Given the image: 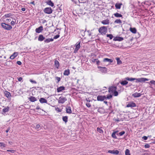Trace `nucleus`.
<instances>
[{
	"mask_svg": "<svg viewBox=\"0 0 155 155\" xmlns=\"http://www.w3.org/2000/svg\"><path fill=\"white\" fill-rule=\"evenodd\" d=\"M105 99H106V97L105 96L98 95L97 97L98 101H102Z\"/></svg>",
	"mask_w": 155,
	"mask_h": 155,
	"instance_id": "obj_7",
	"label": "nucleus"
},
{
	"mask_svg": "<svg viewBox=\"0 0 155 155\" xmlns=\"http://www.w3.org/2000/svg\"><path fill=\"white\" fill-rule=\"evenodd\" d=\"M144 147L146 148H148L150 147V146L149 144L146 143L144 145Z\"/></svg>",
	"mask_w": 155,
	"mask_h": 155,
	"instance_id": "obj_51",
	"label": "nucleus"
},
{
	"mask_svg": "<svg viewBox=\"0 0 155 155\" xmlns=\"http://www.w3.org/2000/svg\"><path fill=\"white\" fill-rule=\"evenodd\" d=\"M55 79L58 81L57 83H58L61 80V78L60 77H55Z\"/></svg>",
	"mask_w": 155,
	"mask_h": 155,
	"instance_id": "obj_46",
	"label": "nucleus"
},
{
	"mask_svg": "<svg viewBox=\"0 0 155 155\" xmlns=\"http://www.w3.org/2000/svg\"><path fill=\"white\" fill-rule=\"evenodd\" d=\"M67 100L66 97H61L59 98L58 103L59 104H63Z\"/></svg>",
	"mask_w": 155,
	"mask_h": 155,
	"instance_id": "obj_6",
	"label": "nucleus"
},
{
	"mask_svg": "<svg viewBox=\"0 0 155 155\" xmlns=\"http://www.w3.org/2000/svg\"><path fill=\"white\" fill-rule=\"evenodd\" d=\"M17 63L19 65H21V62L20 61H18L17 62Z\"/></svg>",
	"mask_w": 155,
	"mask_h": 155,
	"instance_id": "obj_58",
	"label": "nucleus"
},
{
	"mask_svg": "<svg viewBox=\"0 0 155 155\" xmlns=\"http://www.w3.org/2000/svg\"><path fill=\"white\" fill-rule=\"evenodd\" d=\"M101 23L104 25H108L109 23V20L108 19L101 21Z\"/></svg>",
	"mask_w": 155,
	"mask_h": 155,
	"instance_id": "obj_24",
	"label": "nucleus"
},
{
	"mask_svg": "<svg viewBox=\"0 0 155 155\" xmlns=\"http://www.w3.org/2000/svg\"><path fill=\"white\" fill-rule=\"evenodd\" d=\"M103 61L104 62H108L109 64H110L113 62V60L111 59H109L107 58H106L104 59Z\"/></svg>",
	"mask_w": 155,
	"mask_h": 155,
	"instance_id": "obj_11",
	"label": "nucleus"
},
{
	"mask_svg": "<svg viewBox=\"0 0 155 155\" xmlns=\"http://www.w3.org/2000/svg\"><path fill=\"white\" fill-rule=\"evenodd\" d=\"M108 152L117 155L119 153V151L117 150H109Z\"/></svg>",
	"mask_w": 155,
	"mask_h": 155,
	"instance_id": "obj_8",
	"label": "nucleus"
},
{
	"mask_svg": "<svg viewBox=\"0 0 155 155\" xmlns=\"http://www.w3.org/2000/svg\"><path fill=\"white\" fill-rule=\"evenodd\" d=\"M124 79L129 81H132L134 80V78H129L127 77L125 78Z\"/></svg>",
	"mask_w": 155,
	"mask_h": 155,
	"instance_id": "obj_33",
	"label": "nucleus"
},
{
	"mask_svg": "<svg viewBox=\"0 0 155 155\" xmlns=\"http://www.w3.org/2000/svg\"><path fill=\"white\" fill-rule=\"evenodd\" d=\"M30 81L32 83H34V84H36L37 83V82L35 81H34L32 79H30Z\"/></svg>",
	"mask_w": 155,
	"mask_h": 155,
	"instance_id": "obj_53",
	"label": "nucleus"
},
{
	"mask_svg": "<svg viewBox=\"0 0 155 155\" xmlns=\"http://www.w3.org/2000/svg\"><path fill=\"white\" fill-rule=\"evenodd\" d=\"M16 22V21H12L11 22V25H14L15 24V23Z\"/></svg>",
	"mask_w": 155,
	"mask_h": 155,
	"instance_id": "obj_55",
	"label": "nucleus"
},
{
	"mask_svg": "<svg viewBox=\"0 0 155 155\" xmlns=\"http://www.w3.org/2000/svg\"><path fill=\"white\" fill-rule=\"evenodd\" d=\"M8 62L10 63V61H8V62H6L5 63V65H6V66H8Z\"/></svg>",
	"mask_w": 155,
	"mask_h": 155,
	"instance_id": "obj_64",
	"label": "nucleus"
},
{
	"mask_svg": "<svg viewBox=\"0 0 155 155\" xmlns=\"http://www.w3.org/2000/svg\"><path fill=\"white\" fill-rule=\"evenodd\" d=\"M122 4L121 3H116L115 5V7L116 9H120L121 8V5H122Z\"/></svg>",
	"mask_w": 155,
	"mask_h": 155,
	"instance_id": "obj_17",
	"label": "nucleus"
},
{
	"mask_svg": "<svg viewBox=\"0 0 155 155\" xmlns=\"http://www.w3.org/2000/svg\"><path fill=\"white\" fill-rule=\"evenodd\" d=\"M99 32L102 35H105L107 32V27L106 26H102L99 29Z\"/></svg>",
	"mask_w": 155,
	"mask_h": 155,
	"instance_id": "obj_1",
	"label": "nucleus"
},
{
	"mask_svg": "<svg viewBox=\"0 0 155 155\" xmlns=\"http://www.w3.org/2000/svg\"><path fill=\"white\" fill-rule=\"evenodd\" d=\"M46 3L47 4L51 6V7H53L54 6V3L51 0H48L46 1Z\"/></svg>",
	"mask_w": 155,
	"mask_h": 155,
	"instance_id": "obj_14",
	"label": "nucleus"
},
{
	"mask_svg": "<svg viewBox=\"0 0 155 155\" xmlns=\"http://www.w3.org/2000/svg\"><path fill=\"white\" fill-rule=\"evenodd\" d=\"M7 151V152H9L13 153H14L15 152V150H8Z\"/></svg>",
	"mask_w": 155,
	"mask_h": 155,
	"instance_id": "obj_47",
	"label": "nucleus"
},
{
	"mask_svg": "<svg viewBox=\"0 0 155 155\" xmlns=\"http://www.w3.org/2000/svg\"><path fill=\"white\" fill-rule=\"evenodd\" d=\"M6 145L3 143H0V147L2 149L3 147H6Z\"/></svg>",
	"mask_w": 155,
	"mask_h": 155,
	"instance_id": "obj_39",
	"label": "nucleus"
},
{
	"mask_svg": "<svg viewBox=\"0 0 155 155\" xmlns=\"http://www.w3.org/2000/svg\"><path fill=\"white\" fill-rule=\"evenodd\" d=\"M114 15L116 17H122V15L120 14H119V13H114Z\"/></svg>",
	"mask_w": 155,
	"mask_h": 155,
	"instance_id": "obj_31",
	"label": "nucleus"
},
{
	"mask_svg": "<svg viewBox=\"0 0 155 155\" xmlns=\"http://www.w3.org/2000/svg\"><path fill=\"white\" fill-rule=\"evenodd\" d=\"M18 54V53L17 52H14L10 57V58L11 59H14L15 57H16Z\"/></svg>",
	"mask_w": 155,
	"mask_h": 155,
	"instance_id": "obj_12",
	"label": "nucleus"
},
{
	"mask_svg": "<svg viewBox=\"0 0 155 155\" xmlns=\"http://www.w3.org/2000/svg\"><path fill=\"white\" fill-rule=\"evenodd\" d=\"M112 137L114 139H117V137L116 136V134L114 133L113 132L112 134Z\"/></svg>",
	"mask_w": 155,
	"mask_h": 155,
	"instance_id": "obj_43",
	"label": "nucleus"
},
{
	"mask_svg": "<svg viewBox=\"0 0 155 155\" xmlns=\"http://www.w3.org/2000/svg\"><path fill=\"white\" fill-rule=\"evenodd\" d=\"M60 37V35H56L54 36L53 38L54 39H56Z\"/></svg>",
	"mask_w": 155,
	"mask_h": 155,
	"instance_id": "obj_50",
	"label": "nucleus"
},
{
	"mask_svg": "<svg viewBox=\"0 0 155 155\" xmlns=\"http://www.w3.org/2000/svg\"><path fill=\"white\" fill-rule=\"evenodd\" d=\"M96 64L97 65H100V61L98 59H97V61H96Z\"/></svg>",
	"mask_w": 155,
	"mask_h": 155,
	"instance_id": "obj_54",
	"label": "nucleus"
},
{
	"mask_svg": "<svg viewBox=\"0 0 155 155\" xmlns=\"http://www.w3.org/2000/svg\"><path fill=\"white\" fill-rule=\"evenodd\" d=\"M86 105L88 107H91V104L89 103H87L86 104Z\"/></svg>",
	"mask_w": 155,
	"mask_h": 155,
	"instance_id": "obj_52",
	"label": "nucleus"
},
{
	"mask_svg": "<svg viewBox=\"0 0 155 155\" xmlns=\"http://www.w3.org/2000/svg\"><path fill=\"white\" fill-rule=\"evenodd\" d=\"M107 36L110 38V39H112L113 37V35L112 34H107Z\"/></svg>",
	"mask_w": 155,
	"mask_h": 155,
	"instance_id": "obj_40",
	"label": "nucleus"
},
{
	"mask_svg": "<svg viewBox=\"0 0 155 155\" xmlns=\"http://www.w3.org/2000/svg\"><path fill=\"white\" fill-rule=\"evenodd\" d=\"M53 41V39L51 38V39L50 38H48L46 39L45 41L44 42L46 43H48L50 41Z\"/></svg>",
	"mask_w": 155,
	"mask_h": 155,
	"instance_id": "obj_30",
	"label": "nucleus"
},
{
	"mask_svg": "<svg viewBox=\"0 0 155 155\" xmlns=\"http://www.w3.org/2000/svg\"><path fill=\"white\" fill-rule=\"evenodd\" d=\"M9 108V107H7L2 109V111L4 113H5L8 111Z\"/></svg>",
	"mask_w": 155,
	"mask_h": 155,
	"instance_id": "obj_34",
	"label": "nucleus"
},
{
	"mask_svg": "<svg viewBox=\"0 0 155 155\" xmlns=\"http://www.w3.org/2000/svg\"><path fill=\"white\" fill-rule=\"evenodd\" d=\"M114 120L116 121L117 122H119L120 121V120L119 118H117V119H114Z\"/></svg>",
	"mask_w": 155,
	"mask_h": 155,
	"instance_id": "obj_61",
	"label": "nucleus"
},
{
	"mask_svg": "<svg viewBox=\"0 0 155 155\" xmlns=\"http://www.w3.org/2000/svg\"><path fill=\"white\" fill-rule=\"evenodd\" d=\"M97 68L102 73H106L107 72V69L106 67L98 66Z\"/></svg>",
	"mask_w": 155,
	"mask_h": 155,
	"instance_id": "obj_4",
	"label": "nucleus"
},
{
	"mask_svg": "<svg viewBox=\"0 0 155 155\" xmlns=\"http://www.w3.org/2000/svg\"><path fill=\"white\" fill-rule=\"evenodd\" d=\"M142 139L144 140H146L147 139V137L146 136H144L142 137Z\"/></svg>",
	"mask_w": 155,
	"mask_h": 155,
	"instance_id": "obj_56",
	"label": "nucleus"
},
{
	"mask_svg": "<svg viewBox=\"0 0 155 155\" xmlns=\"http://www.w3.org/2000/svg\"><path fill=\"white\" fill-rule=\"evenodd\" d=\"M35 127L36 129H40L41 127L39 124H36L35 126Z\"/></svg>",
	"mask_w": 155,
	"mask_h": 155,
	"instance_id": "obj_42",
	"label": "nucleus"
},
{
	"mask_svg": "<svg viewBox=\"0 0 155 155\" xmlns=\"http://www.w3.org/2000/svg\"><path fill=\"white\" fill-rule=\"evenodd\" d=\"M97 111L101 114H103L105 112L104 110L102 107H99L97 110Z\"/></svg>",
	"mask_w": 155,
	"mask_h": 155,
	"instance_id": "obj_23",
	"label": "nucleus"
},
{
	"mask_svg": "<svg viewBox=\"0 0 155 155\" xmlns=\"http://www.w3.org/2000/svg\"><path fill=\"white\" fill-rule=\"evenodd\" d=\"M1 25L3 28L6 30H10L12 28V26L6 24L5 23H2Z\"/></svg>",
	"mask_w": 155,
	"mask_h": 155,
	"instance_id": "obj_3",
	"label": "nucleus"
},
{
	"mask_svg": "<svg viewBox=\"0 0 155 155\" xmlns=\"http://www.w3.org/2000/svg\"><path fill=\"white\" fill-rule=\"evenodd\" d=\"M125 155H131L130 153V150L128 149H127L125 151Z\"/></svg>",
	"mask_w": 155,
	"mask_h": 155,
	"instance_id": "obj_37",
	"label": "nucleus"
},
{
	"mask_svg": "<svg viewBox=\"0 0 155 155\" xmlns=\"http://www.w3.org/2000/svg\"><path fill=\"white\" fill-rule=\"evenodd\" d=\"M141 94L140 93L136 92L132 94V96L134 97H140Z\"/></svg>",
	"mask_w": 155,
	"mask_h": 155,
	"instance_id": "obj_19",
	"label": "nucleus"
},
{
	"mask_svg": "<svg viewBox=\"0 0 155 155\" xmlns=\"http://www.w3.org/2000/svg\"><path fill=\"white\" fill-rule=\"evenodd\" d=\"M112 96L111 94H110L107 96L106 97V99H110V98H112Z\"/></svg>",
	"mask_w": 155,
	"mask_h": 155,
	"instance_id": "obj_49",
	"label": "nucleus"
},
{
	"mask_svg": "<svg viewBox=\"0 0 155 155\" xmlns=\"http://www.w3.org/2000/svg\"><path fill=\"white\" fill-rule=\"evenodd\" d=\"M18 81H21L22 80V78L21 77H19L18 78Z\"/></svg>",
	"mask_w": 155,
	"mask_h": 155,
	"instance_id": "obj_57",
	"label": "nucleus"
},
{
	"mask_svg": "<svg viewBox=\"0 0 155 155\" xmlns=\"http://www.w3.org/2000/svg\"><path fill=\"white\" fill-rule=\"evenodd\" d=\"M60 64L59 62L57 60L54 61V66L57 68H58Z\"/></svg>",
	"mask_w": 155,
	"mask_h": 155,
	"instance_id": "obj_26",
	"label": "nucleus"
},
{
	"mask_svg": "<svg viewBox=\"0 0 155 155\" xmlns=\"http://www.w3.org/2000/svg\"><path fill=\"white\" fill-rule=\"evenodd\" d=\"M149 84L150 85L151 84H153L155 85V81L154 80L151 81L149 82Z\"/></svg>",
	"mask_w": 155,
	"mask_h": 155,
	"instance_id": "obj_45",
	"label": "nucleus"
},
{
	"mask_svg": "<svg viewBox=\"0 0 155 155\" xmlns=\"http://www.w3.org/2000/svg\"><path fill=\"white\" fill-rule=\"evenodd\" d=\"M62 120L63 121L66 123L68 122V117L66 116L63 117H62Z\"/></svg>",
	"mask_w": 155,
	"mask_h": 155,
	"instance_id": "obj_32",
	"label": "nucleus"
},
{
	"mask_svg": "<svg viewBox=\"0 0 155 155\" xmlns=\"http://www.w3.org/2000/svg\"><path fill=\"white\" fill-rule=\"evenodd\" d=\"M114 22L115 23L121 24L122 23V21L120 20L117 19L116 20L114 21Z\"/></svg>",
	"mask_w": 155,
	"mask_h": 155,
	"instance_id": "obj_38",
	"label": "nucleus"
},
{
	"mask_svg": "<svg viewBox=\"0 0 155 155\" xmlns=\"http://www.w3.org/2000/svg\"><path fill=\"white\" fill-rule=\"evenodd\" d=\"M114 93V95L115 96H117L118 94V92L116 91V90H115V91H114V92H113Z\"/></svg>",
	"mask_w": 155,
	"mask_h": 155,
	"instance_id": "obj_44",
	"label": "nucleus"
},
{
	"mask_svg": "<svg viewBox=\"0 0 155 155\" xmlns=\"http://www.w3.org/2000/svg\"><path fill=\"white\" fill-rule=\"evenodd\" d=\"M66 112L67 113L71 114L72 113V111L70 107L68 106L66 107Z\"/></svg>",
	"mask_w": 155,
	"mask_h": 155,
	"instance_id": "obj_15",
	"label": "nucleus"
},
{
	"mask_svg": "<svg viewBox=\"0 0 155 155\" xmlns=\"http://www.w3.org/2000/svg\"><path fill=\"white\" fill-rule=\"evenodd\" d=\"M123 38L120 37L116 36L114 38L113 40L114 41H121L123 40Z\"/></svg>",
	"mask_w": 155,
	"mask_h": 155,
	"instance_id": "obj_9",
	"label": "nucleus"
},
{
	"mask_svg": "<svg viewBox=\"0 0 155 155\" xmlns=\"http://www.w3.org/2000/svg\"><path fill=\"white\" fill-rule=\"evenodd\" d=\"M130 31L132 32V33H134V34H135V33H136V32H137V30H136V29L135 28H130Z\"/></svg>",
	"mask_w": 155,
	"mask_h": 155,
	"instance_id": "obj_29",
	"label": "nucleus"
},
{
	"mask_svg": "<svg viewBox=\"0 0 155 155\" xmlns=\"http://www.w3.org/2000/svg\"><path fill=\"white\" fill-rule=\"evenodd\" d=\"M97 130L98 132L101 134H102L103 133V130L100 128L97 127Z\"/></svg>",
	"mask_w": 155,
	"mask_h": 155,
	"instance_id": "obj_36",
	"label": "nucleus"
},
{
	"mask_svg": "<svg viewBox=\"0 0 155 155\" xmlns=\"http://www.w3.org/2000/svg\"><path fill=\"white\" fill-rule=\"evenodd\" d=\"M80 42H79L76 45L75 48L77 49H78L79 50V49L80 48Z\"/></svg>",
	"mask_w": 155,
	"mask_h": 155,
	"instance_id": "obj_41",
	"label": "nucleus"
},
{
	"mask_svg": "<svg viewBox=\"0 0 155 155\" xmlns=\"http://www.w3.org/2000/svg\"><path fill=\"white\" fill-rule=\"evenodd\" d=\"M78 50V49H77L75 48V49L74 51V53H76Z\"/></svg>",
	"mask_w": 155,
	"mask_h": 155,
	"instance_id": "obj_62",
	"label": "nucleus"
},
{
	"mask_svg": "<svg viewBox=\"0 0 155 155\" xmlns=\"http://www.w3.org/2000/svg\"><path fill=\"white\" fill-rule=\"evenodd\" d=\"M28 99L31 102H34L37 101V99H36V98L33 96H31L28 98Z\"/></svg>",
	"mask_w": 155,
	"mask_h": 155,
	"instance_id": "obj_18",
	"label": "nucleus"
},
{
	"mask_svg": "<svg viewBox=\"0 0 155 155\" xmlns=\"http://www.w3.org/2000/svg\"><path fill=\"white\" fill-rule=\"evenodd\" d=\"M43 30V28L42 26H41L38 28H36L35 29V31L37 33H39L41 32Z\"/></svg>",
	"mask_w": 155,
	"mask_h": 155,
	"instance_id": "obj_13",
	"label": "nucleus"
},
{
	"mask_svg": "<svg viewBox=\"0 0 155 155\" xmlns=\"http://www.w3.org/2000/svg\"><path fill=\"white\" fill-rule=\"evenodd\" d=\"M134 80H136V83L138 82H145L146 81H148L149 80V79L146 78H134Z\"/></svg>",
	"mask_w": 155,
	"mask_h": 155,
	"instance_id": "obj_2",
	"label": "nucleus"
},
{
	"mask_svg": "<svg viewBox=\"0 0 155 155\" xmlns=\"http://www.w3.org/2000/svg\"><path fill=\"white\" fill-rule=\"evenodd\" d=\"M5 96L8 98H10L11 97L10 93L7 91H5L4 92Z\"/></svg>",
	"mask_w": 155,
	"mask_h": 155,
	"instance_id": "obj_20",
	"label": "nucleus"
},
{
	"mask_svg": "<svg viewBox=\"0 0 155 155\" xmlns=\"http://www.w3.org/2000/svg\"><path fill=\"white\" fill-rule=\"evenodd\" d=\"M125 133V132L124 131H122L121 132H120L119 133V135L121 136H122L123 134H124Z\"/></svg>",
	"mask_w": 155,
	"mask_h": 155,
	"instance_id": "obj_48",
	"label": "nucleus"
},
{
	"mask_svg": "<svg viewBox=\"0 0 155 155\" xmlns=\"http://www.w3.org/2000/svg\"><path fill=\"white\" fill-rule=\"evenodd\" d=\"M45 39V38L42 35H40L38 37V41H43Z\"/></svg>",
	"mask_w": 155,
	"mask_h": 155,
	"instance_id": "obj_22",
	"label": "nucleus"
},
{
	"mask_svg": "<svg viewBox=\"0 0 155 155\" xmlns=\"http://www.w3.org/2000/svg\"><path fill=\"white\" fill-rule=\"evenodd\" d=\"M136 104L134 102H132V103L128 104L127 105V107H136Z\"/></svg>",
	"mask_w": 155,
	"mask_h": 155,
	"instance_id": "obj_16",
	"label": "nucleus"
},
{
	"mask_svg": "<svg viewBox=\"0 0 155 155\" xmlns=\"http://www.w3.org/2000/svg\"><path fill=\"white\" fill-rule=\"evenodd\" d=\"M108 110H109L110 111H111V110H112V107L111 106H110L109 107V108L108 109Z\"/></svg>",
	"mask_w": 155,
	"mask_h": 155,
	"instance_id": "obj_63",
	"label": "nucleus"
},
{
	"mask_svg": "<svg viewBox=\"0 0 155 155\" xmlns=\"http://www.w3.org/2000/svg\"><path fill=\"white\" fill-rule=\"evenodd\" d=\"M116 87L111 86L109 88V92H114V91H115V90H116Z\"/></svg>",
	"mask_w": 155,
	"mask_h": 155,
	"instance_id": "obj_10",
	"label": "nucleus"
},
{
	"mask_svg": "<svg viewBox=\"0 0 155 155\" xmlns=\"http://www.w3.org/2000/svg\"><path fill=\"white\" fill-rule=\"evenodd\" d=\"M65 89V87L64 86H61L57 89V92H60Z\"/></svg>",
	"mask_w": 155,
	"mask_h": 155,
	"instance_id": "obj_21",
	"label": "nucleus"
},
{
	"mask_svg": "<svg viewBox=\"0 0 155 155\" xmlns=\"http://www.w3.org/2000/svg\"><path fill=\"white\" fill-rule=\"evenodd\" d=\"M44 12L47 14H51L53 10L51 7H47L44 10Z\"/></svg>",
	"mask_w": 155,
	"mask_h": 155,
	"instance_id": "obj_5",
	"label": "nucleus"
},
{
	"mask_svg": "<svg viewBox=\"0 0 155 155\" xmlns=\"http://www.w3.org/2000/svg\"><path fill=\"white\" fill-rule=\"evenodd\" d=\"M70 74V71L69 69L66 70L64 71V75H68Z\"/></svg>",
	"mask_w": 155,
	"mask_h": 155,
	"instance_id": "obj_27",
	"label": "nucleus"
},
{
	"mask_svg": "<svg viewBox=\"0 0 155 155\" xmlns=\"http://www.w3.org/2000/svg\"><path fill=\"white\" fill-rule=\"evenodd\" d=\"M97 59H94L92 60V61L93 62L95 63L96 62Z\"/></svg>",
	"mask_w": 155,
	"mask_h": 155,
	"instance_id": "obj_60",
	"label": "nucleus"
},
{
	"mask_svg": "<svg viewBox=\"0 0 155 155\" xmlns=\"http://www.w3.org/2000/svg\"><path fill=\"white\" fill-rule=\"evenodd\" d=\"M11 21V19L10 18H7L6 20V21L7 22H9Z\"/></svg>",
	"mask_w": 155,
	"mask_h": 155,
	"instance_id": "obj_59",
	"label": "nucleus"
},
{
	"mask_svg": "<svg viewBox=\"0 0 155 155\" xmlns=\"http://www.w3.org/2000/svg\"><path fill=\"white\" fill-rule=\"evenodd\" d=\"M39 101L41 103H47V100L44 98H41L39 100Z\"/></svg>",
	"mask_w": 155,
	"mask_h": 155,
	"instance_id": "obj_25",
	"label": "nucleus"
},
{
	"mask_svg": "<svg viewBox=\"0 0 155 155\" xmlns=\"http://www.w3.org/2000/svg\"><path fill=\"white\" fill-rule=\"evenodd\" d=\"M120 84L123 85H125L128 83V82L126 80L122 81L120 82Z\"/></svg>",
	"mask_w": 155,
	"mask_h": 155,
	"instance_id": "obj_28",
	"label": "nucleus"
},
{
	"mask_svg": "<svg viewBox=\"0 0 155 155\" xmlns=\"http://www.w3.org/2000/svg\"><path fill=\"white\" fill-rule=\"evenodd\" d=\"M116 60L117 61V64H122V61L120 60V59L119 58H116Z\"/></svg>",
	"mask_w": 155,
	"mask_h": 155,
	"instance_id": "obj_35",
	"label": "nucleus"
}]
</instances>
